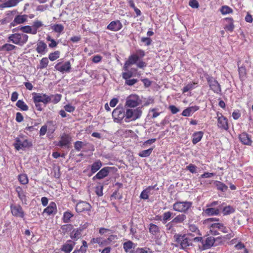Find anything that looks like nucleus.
Wrapping results in <instances>:
<instances>
[{
    "instance_id": "nucleus-1",
    "label": "nucleus",
    "mask_w": 253,
    "mask_h": 253,
    "mask_svg": "<svg viewBox=\"0 0 253 253\" xmlns=\"http://www.w3.org/2000/svg\"><path fill=\"white\" fill-rule=\"evenodd\" d=\"M218 221L219 219L217 218H209L205 220L203 223L208 227L210 232L213 235L219 234L217 229L224 233H227L229 228L224 226L221 223L215 222Z\"/></svg>"
},
{
    "instance_id": "nucleus-2",
    "label": "nucleus",
    "mask_w": 253,
    "mask_h": 253,
    "mask_svg": "<svg viewBox=\"0 0 253 253\" xmlns=\"http://www.w3.org/2000/svg\"><path fill=\"white\" fill-rule=\"evenodd\" d=\"M174 238L180 245V248L182 250L187 249L190 246H192V241L188 238L186 235H180L175 234L174 235Z\"/></svg>"
},
{
    "instance_id": "nucleus-3",
    "label": "nucleus",
    "mask_w": 253,
    "mask_h": 253,
    "mask_svg": "<svg viewBox=\"0 0 253 253\" xmlns=\"http://www.w3.org/2000/svg\"><path fill=\"white\" fill-rule=\"evenodd\" d=\"M142 115L141 108L140 107L135 109H127L126 111V118L125 121L126 122L135 121L139 119Z\"/></svg>"
},
{
    "instance_id": "nucleus-4",
    "label": "nucleus",
    "mask_w": 253,
    "mask_h": 253,
    "mask_svg": "<svg viewBox=\"0 0 253 253\" xmlns=\"http://www.w3.org/2000/svg\"><path fill=\"white\" fill-rule=\"evenodd\" d=\"M28 36L25 34L15 33L11 34L8 37L9 40L12 43L23 45L28 41Z\"/></svg>"
},
{
    "instance_id": "nucleus-5",
    "label": "nucleus",
    "mask_w": 253,
    "mask_h": 253,
    "mask_svg": "<svg viewBox=\"0 0 253 253\" xmlns=\"http://www.w3.org/2000/svg\"><path fill=\"white\" fill-rule=\"evenodd\" d=\"M192 203L188 201L176 202L172 205L173 210L179 212H186L191 207Z\"/></svg>"
},
{
    "instance_id": "nucleus-6",
    "label": "nucleus",
    "mask_w": 253,
    "mask_h": 253,
    "mask_svg": "<svg viewBox=\"0 0 253 253\" xmlns=\"http://www.w3.org/2000/svg\"><path fill=\"white\" fill-rule=\"evenodd\" d=\"M32 95L34 103L42 102L46 104L51 100V98L44 93L33 92Z\"/></svg>"
},
{
    "instance_id": "nucleus-7",
    "label": "nucleus",
    "mask_w": 253,
    "mask_h": 253,
    "mask_svg": "<svg viewBox=\"0 0 253 253\" xmlns=\"http://www.w3.org/2000/svg\"><path fill=\"white\" fill-rule=\"evenodd\" d=\"M140 101L141 100L138 95L131 94L126 98L125 106L134 108L137 106L140 103Z\"/></svg>"
},
{
    "instance_id": "nucleus-8",
    "label": "nucleus",
    "mask_w": 253,
    "mask_h": 253,
    "mask_svg": "<svg viewBox=\"0 0 253 253\" xmlns=\"http://www.w3.org/2000/svg\"><path fill=\"white\" fill-rule=\"evenodd\" d=\"M112 117L115 122H119L126 118L125 109L120 106L115 109L112 112Z\"/></svg>"
},
{
    "instance_id": "nucleus-9",
    "label": "nucleus",
    "mask_w": 253,
    "mask_h": 253,
    "mask_svg": "<svg viewBox=\"0 0 253 253\" xmlns=\"http://www.w3.org/2000/svg\"><path fill=\"white\" fill-rule=\"evenodd\" d=\"M31 145L27 139L23 137L16 138L14 146L17 150L23 149L25 148L29 147Z\"/></svg>"
},
{
    "instance_id": "nucleus-10",
    "label": "nucleus",
    "mask_w": 253,
    "mask_h": 253,
    "mask_svg": "<svg viewBox=\"0 0 253 253\" xmlns=\"http://www.w3.org/2000/svg\"><path fill=\"white\" fill-rule=\"evenodd\" d=\"M207 81L211 89L215 93H220L221 89L220 85L218 82L213 77H209L207 78Z\"/></svg>"
},
{
    "instance_id": "nucleus-11",
    "label": "nucleus",
    "mask_w": 253,
    "mask_h": 253,
    "mask_svg": "<svg viewBox=\"0 0 253 253\" xmlns=\"http://www.w3.org/2000/svg\"><path fill=\"white\" fill-rule=\"evenodd\" d=\"M10 210L12 214L16 217L23 218L25 215L22 207L19 205H11Z\"/></svg>"
},
{
    "instance_id": "nucleus-12",
    "label": "nucleus",
    "mask_w": 253,
    "mask_h": 253,
    "mask_svg": "<svg viewBox=\"0 0 253 253\" xmlns=\"http://www.w3.org/2000/svg\"><path fill=\"white\" fill-rule=\"evenodd\" d=\"M56 70L63 73L65 72H69L71 69V64L70 61H67L64 63L59 62L55 66Z\"/></svg>"
},
{
    "instance_id": "nucleus-13",
    "label": "nucleus",
    "mask_w": 253,
    "mask_h": 253,
    "mask_svg": "<svg viewBox=\"0 0 253 253\" xmlns=\"http://www.w3.org/2000/svg\"><path fill=\"white\" fill-rule=\"evenodd\" d=\"M217 126L218 127L227 130L228 128L227 120L221 114L217 113Z\"/></svg>"
},
{
    "instance_id": "nucleus-14",
    "label": "nucleus",
    "mask_w": 253,
    "mask_h": 253,
    "mask_svg": "<svg viewBox=\"0 0 253 253\" xmlns=\"http://www.w3.org/2000/svg\"><path fill=\"white\" fill-rule=\"evenodd\" d=\"M90 205L86 202H80L76 206V210L78 212H81L85 211H89L91 209Z\"/></svg>"
},
{
    "instance_id": "nucleus-15",
    "label": "nucleus",
    "mask_w": 253,
    "mask_h": 253,
    "mask_svg": "<svg viewBox=\"0 0 253 253\" xmlns=\"http://www.w3.org/2000/svg\"><path fill=\"white\" fill-rule=\"evenodd\" d=\"M76 243L71 240H69L64 243L61 248V250L65 253H70L75 246Z\"/></svg>"
},
{
    "instance_id": "nucleus-16",
    "label": "nucleus",
    "mask_w": 253,
    "mask_h": 253,
    "mask_svg": "<svg viewBox=\"0 0 253 253\" xmlns=\"http://www.w3.org/2000/svg\"><path fill=\"white\" fill-rule=\"evenodd\" d=\"M111 169V168L109 167L103 168L93 177L92 179L93 180H95V179H101L106 177Z\"/></svg>"
},
{
    "instance_id": "nucleus-17",
    "label": "nucleus",
    "mask_w": 253,
    "mask_h": 253,
    "mask_svg": "<svg viewBox=\"0 0 253 253\" xmlns=\"http://www.w3.org/2000/svg\"><path fill=\"white\" fill-rule=\"evenodd\" d=\"M137 56V55H135L134 54L129 56L128 60L125 62L123 67L126 71L128 70V68L130 65L136 63L138 60Z\"/></svg>"
},
{
    "instance_id": "nucleus-18",
    "label": "nucleus",
    "mask_w": 253,
    "mask_h": 253,
    "mask_svg": "<svg viewBox=\"0 0 253 253\" xmlns=\"http://www.w3.org/2000/svg\"><path fill=\"white\" fill-rule=\"evenodd\" d=\"M71 141V137L66 134H64L61 137L60 140L59 141L58 145L60 147H69Z\"/></svg>"
},
{
    "instance_id": "nucleus-19",
    "label": "nucleus",
    "mask_w": 253,
    "mask_h": 253,
    "mask_svg": "<svg viewBox=\"0 0 253 253\" xmlns=\"http://www.w3.org/2000/svg\"><path fill=\"white\" fill-rule=\"evenodd\" d=\"M241 142L244 145H251L252 143L251 136L246 132H243L239 136Z\"/></svg>"
},
{
    "instance_id": "nucleus-20",
    "label": "nucleus",
    "mask_w": 253,
    "mask_h": 253,
    "mask_svg": "<svg viewBox=\"0 0 253 253\" xmlns=\"http://www.w3.org/2000/svg\"><path fill=\"white\" fill-rule=\"evenodd\" d=\"M23 0H7L0 5V8H10L16 6Z\"/></svg>"
},
{
    "instance_id": "nucleus-21",
    "label": "nucleus",
    "mask_w": 253,
    "mask_h": 253,
    "mask_svg": "<svg viewBox=\"0 0 253 253\" xmlns=\"http://www.w3.org/2000/svg\"><path fill=\"white\" fill-rule=\"evenodd\" d=\"M122 28V24L119 21L111 22L107 26V29L113 31H118Z\"/></svg>"
},
{
    "instance_id": "nucleus-22",
    "label": "nucleus",
    "mask_w": 253,
    "mask_h": 253,
    "mask_svg": "<svg viewBox=\"0 0 253 253\" xmlns=\"http://www.w3.org/2000/svg\"><path fill=\"white\" fill-rule=\"evenodd\" d=\"M47 50V45L42 41H40L37 44L36 51L41 54H44Z\"/></svg>"
},
{
    "instance_id": "nucleus-23",
    "label": "nucleus",
    "mask_w": 253,
    "mask_h": 253,
    "mask_svg": "<svg viewBox=\"0 0 253 253\" xmlns=\"http://www.w3.org/2000/svg\"><path fill=\"white\" fill-rule=\"evenodd\" d=\"M56 211L57 208L55 203L51 202L49 204V206L44 210L43 212L47 213L48 215H50L53 213H55Z\"/></svg>"
},
{
    "instance_id": "nucleus-24",
    "label": "nucleus",
    "mask_w": 253,
    "mask_h": 253,
    "mask_svg": "<svg viewBox=\"0 0 253 253\" xmlns=\"http://www.w3.org/2000/svg\"><path fill=\"white\" fill-rule=\"evenodd\" d=\"M27 19V15H17L16 16L11 24L14 26L16 24H20L25 22Z\"/></svg>"
},
{
    "instance_id": "nucleus-25",
    "label": "nucleus",
    "mask_w": 253,
    "mask_h": 253,
    "mask_svg": "<svg viewBox=\"0 0 253 253\" xmlns=\"http://www.w3.org/2000/svg\"><path fill=\"white\" fill-rule=\"evenodd\" d=\"M199 108V107L196 106L188 107L183 111L181 115L183 116L189 117L191 116L194 112L198 110Z\"/></svg>"
},
{
    "instance_id": "nucleus-26",
    "label": "nucleus",
    "mask_w": 253,
    "mask_h": 253,
    "mask_svg": "<svg viewBox=\"0 0 253 253\" xmlns=\"http://www.w3.org/2000/svg\"><path fill=\"white\" fill-rule=\"evenodd\" d=\"M204 212L208 216L217 215L219 213V210L213 208H208L204 210Z\"/></svg>"
},
{
    "instance_id": "nucleus-27",
    "label": "nucleus",
    "mask_w": 253,
    "mask_h": 253,
    "mask_svg": "<svg viewBox=\"0 0 253 253\" xmlns=\"http://www.w3.org/2000/svg\"><path fill=\"white\" fill-rule=\"evenodd\" d=\"M102 164L100 160H97L94 162L91 166V171L92 173H95L102 167Z\"/></svg>"
},
{
    "instance_id": "nucleus-28",
    "label": "nucleus",
    "mask_w": 253,
    "mask_h": 253,
    "mask_svg": "<svg viewBox=\"0 0 253 253\" xmlns=\"http://www.w3.org/2000/svg\"><path fill=\"white\" fill-rule=\"evenodd\" d=\"M215 242V239L213 237H209L206 238L205 243L203 244V247L205 249L210 248L213 246Z\"/></svg>"
},
{
    "instance_id": "nucleus-29",
    "label": "nucleus",
    "mask_w": 253,
    "mask_h": 253,
    "mask_svg": "<svg viewBox=\"0 0 253 253\" xmlns=\"http://www.w3.org/2000/svg\"><path fill=\"white\" fill-rule=\"evenodd\" d=\"M203 136V132L201 131L194 133L192 135V143L194 144H196L201 140Z\"/></svg>"
},
{
    "instance_id": "nucleus-30",
    "label": "nucleus",
    "mask_w": 253,
    "mask_h": 253,
    "mask_svg": "<svg viewBox=\"0 0 253 253\" xmlns=\"http://www.w3.org/2000/svg\"><path fill=\"white\" fill-rule=\"evenodd\" d=\"M82 235V232L80 229H74L70 234V237L71 239L77 240L79 239Z\"/></svg>"
},
{
    "instance_id": "nucleus-31",
    "label": "nucleus",
    "mask_w": 253,
    "mask_h": 253,
    "mask_svg": "<svg viewBox=\"0 0 253 253\" xmlns=\"http://www.w3.org/2000/svg\"><path fill=\"white\" fill-rule=\"evenodd\" d=\"M225 21L227 23L224 27V29L226 31L232 32L233 31L234 29V25L233 24V20L232 18H228L225 19Z\"/></svg>"
},
{
    "instance_id": "nucleus-32",
    "label": "nucleus",
    "mask_w": 253,
    "mask_h": 253,
    "mask_svg": "<svg viewBox=\"0 0 253 253\" xmlns=\"http://www.w3.org/2000/svg\"><path fill=\"white\" fill-rule=\"evenodd\" d=\"M186 219V216L185 214H180L175 216L172 220L171 222L173 224L181 223Z\"/></svg>"
},
{
    "instance_id": "nucleus-33",
    "label": "nucleus",
    "mask_w": 253,
    "mask_h": 253,
    "mask_svg": "<svg viewBox=\"0 0 253 253\" xmlns=\"http://www.w3.org/2000/svg\"><path fill=\"white\" fill-rule=\"evenodd\" d=\"M90 244H98L100 246H107L105 239H103L101 237H97L92 239L90 241Z\"/></svg>"
},
{
    "instance_id": "nucleus-34",
    "label": "nucleus",
    "mask_w": 253,
    "mask_h": 253,
    "mask_svg": "<svg viewBox=\"0 0 253 253\" xmlns=\"http://www.w3.org/2000/svg\"><path fill=\"white\" fill-rule=\"evenodd\" d=\"M154 188V186H149L146 189L144 190L140 194V197L141 199L146 200L149 198L148 194L151 190Z\"/></svg>"
},
{
    "instance_id": "nucleus-35",
    "label": "nucleus",
    "mask_w": 253,
    "mask_h": 253,
    "mask_svg": "<svg viewBox=\"0 0 253 253\" xmlns=\"http://www.w3.org/2000/svg\"><path fill=\"white\" fill-rule=\"evenodd\" d=\"M197 83H189L187 85L184 86L182 89L183 93H185L189 90H191L196 87Z\"/></svg>"
},
{
    "instance_id": "nucleus-36",
    "label": "nucleus",
    "mask_w": 253,
    "mask_h": 253,
    "mask_svg": "<svg viewBox=\"0 0 253 253\" xmlns=\"http://www.w3.org/2000/svg\"><path fill=\"white\" fill-rule=\"evenodd\" d=\"M16 105L22 111H26L29 109L28 106L22 100H18V101L16 102Z\"/></svg>"
},
{
    "instance_id": "nucleus-37",
    "label": "nucleus",
    "mask_w": 253,
    "mask_h": 253,
    "mask_svg": "<svg viewBox=\"0 0 253 253\" xmlns=\"http://www.w3.org/2000/svg\"><path fill=\"white\" fill-rule=\"evenodd\" d=\"M16 191L17 192L18 196L22 202L26 204L27 201L26 196L23 191L20 188H17Z\"/></svg>"
},
{
    "instance_id": "nucleus-38",
    "label": "nucleus",
    "mask_w": 253,
    "mask_h": 253,
    "mask_svg": "<svg viewBox=\"0 0 253 253\" xmlns=\"http://www.w3.org/2000/svg\"><path fill=\"white\" fill-rule=\"evenodd\" d=\"M74 216L73 214L69 211H65L63 214V220L65 223L70 221L71 218Z\"/></svg>"
},
{
    "instance_id": "nucleus-39",
    "label": "nucleus",
    "mask_w": 253,
    "mask_h": 253,
    "mask_svg": "<svg viewBox=\"0 0 253 253\" xmlns=\"http://www.w3.org/2000/svg\"><path fill=\"white\" fill-rule=\"evenodd\" d=\"M51 29L56 33H61L63 32L64 27L63 25L60 24H54L51 27Z\"/></svg>"
},
{
    "instance_id": "nucleus-40",
    "label": "nucleus",
    "mask_w": 253,
    "mask_h": 253,
    "mask_svg": "<svg viewBox=\"0 0 253 253\" xmlns=\"http://www.w3.org/2000/svg\"><path fill=\"white\" fill-rule=\"evenodd\" d=\"M160 231L159 228L155 224L151 223L149 225V232L154 235H157Z\"/></svg>"
},
{
    "instance_id": "nucleus-41",
    "label": "nucleus",
    "mask_w": 253,
    "mask_h": 253,
    "mask_svg": "<svg viewBox=\"0 0 253 253\" xmlns=\"http://www.w3.org/2000/svg\"><path fill=\"white\" fill-rule=\"evenodd\" d=\"M20 30L25 33H29L33 35H35V31L33 30L32 27L30 26H22L20 28Z\"/></svg>"
},
{
    "instance_id": "nucleus-42",
    "label": "nucleus",
    "mask_w": 253,
    "mask_h": 253,
    "mask_svg": "<svg viewBox=\"0 0 253 253\" xmlns=\"http://www.w3.org/2000/svg\"><path fill=\"white\" fill-rule=\"evenodd\" d=\"M43 26V24L42 21L38 20L34 21L32 27L33 30L35 31V35L37 33L38 29L42 27Z\"/></svg>"
},
{
    "instance_id": "nucleus-43",
    "label": "nucleus",
    "mask_w": 253,
    "mask_h": 253,
    "mask_svg": "<svg viewBox=\"0 0 253 253\" xmlns=\"http://www.w3.org/2000/svg\"><path fill=\"white\" fill-rule=\"evenodd\" d=\"M215 184L217 189L222 192L226 191L228 189L227 186L220 181H216L215 182Z\"/></svg>"
},
{
    "instance_id": "nucleus-44",
    "label": "nucleus",
    "mask_w": 253,
    "mask_h": 253,
    "mask_svg": "<svg viewBox=\"0 0 253 253\" xmlns=\"http://www.w3.org/2000/svg\"><path fill=\"white\" fill-rule=\"evenodd\" d=\"M60 52L58 50L50 53L48 55V58L50 61H53L60 57Z\"/></svg>"
},
{
    "instance_id": "nucleus-45",
    "label": "nucleus",
    "mask_w": 253,
    "mask_h": 253,
    "mask_svg": "<svg viewBox=\"0 0 253 253\" xmlns=\"http://www.w3.org/2000/svg\"><path fill=\"white\" fill-rule=\"evenodd\" d=\"M48 59L47 58H42L40 60L39 68L42 69L46 68L48 65Z\"/></svg>"
},
{
    "instance_id": "nucleus-46",
    "label": "nucleus",
    "mask_w": 253,
    "mask_h": 253,
    "mask_svg": "<svg viewBox=\"0 0 253 253\" xmlns=\"http://www.w3.org/2000/svg\"><path fill=\"white\" fill-rule=\"evenodd\" d=\"M153 151L152 148H150L147 150H145L139 153L138 155L141 157H147L149 156L152 153Z\"/></svg>"
},
{
    "instance_id": "nucleus-47",
    "label": "nucleus",
    "mask_w": 253,
    "mask_h": 253,
    "mask_svg": "<svg viewBox=\"0 0 253 253\" xmlns=\"http://www.w3.org/2000/svg\"><path fill=\"white\" fill-rule=\"evenodd\" d=\"M133 244L131 241H128L124 243L123 247L126 252H130L133 247Z\"/></svg>"
},
{
    "instance_id": "nucleus-48",
    "label": "nucleus",
    "mask_w": 253,
    "mask_h": 253,
    "mask_svg": "<svg viewBox=\"0 0 253 253\" xmlns=\"http://www.w3.org/2000/svg\"><path fill=\"white\" fill-rule=\"evenodd\" d=\"M172 213L170 211H167L164 213L163 215V222L166 223L169 220L172 215Z\"/></svg>"
},
{
    "instance_id": "nucleus-49",
    "label": "nucleus",
    "mask_w": 253,
    "mask_h": 253,
    "mask_svg": "<svg viewBox=\"0 0 253 253\" xmlns=\"http://www.w3.org/2000/svg\"><path fill=\"white\" fill-rule=\"evenodd\" d=\"M51 98L50 102H53L54 104H56L59 102L61 98V95L60 94L51 95L49 96Z\"/></svg>"
},
{
    "instance_id": "nucleus-50",
    "label": "nucleus",
    "mask_w": 253,
    "mask_h": 253,
    "mask_svg": "<svg viewBox=\"0 0 253 253\" xmlns=\"http://www.w3.org/2000/svg\"><path fill=\"white\" fill-rule=\"evenodd\" d=\"M18 179L22 184H26L28 182V179L26 174H22L19 175Z\"/></svg>"
},
{
    "instance_id": "nucleus-51",
    "label": "nucleus",
    "mask_w": 253,
    "mask_h": 253,
    "mask_svg": "<svg viewBox=\"0 0 253 253\" xmlns=\"http://www.w3.org/2000/svg\"><path fill=\"white\" fill-rule=\"evenodd\" d=\"M234 212V209L231 206H227L224 208L223 212L224 215L229 214Z\"/></svg>"
},
{
    "instance_id": "nucleus-52",
    "label": "nucleus",
    "mask_w": 253,
    "mask_h": 253,
    "mask_svg": "<svg viewBox=\"0 0 253 253\" xmlns=\"http://www.w3.org/2000/svg\"><path fill=\"white\" fill-rule=\"evenodd\" d=\"M220 11L223 14H229L232 12V9L228 6H223Z\"/></svg>"
},
{
    "instance_id": "nucleus-53",
    "label": "nucleus",
    "mask_w": 253,
    "mask_h": 253,
    "mask_svg": "<svg viewBox=\"0 0 253 253\" xmlns=\"http://www.w3.org/2000/svg\"><path fill=\"white\" fill-rule=\"evenodd\" d=\"M189 230L192 232L197 233L198 235L200 234L198 227L194 224H191L189 225Z\"/></svg>"
},
{
    "instance_id": "nucleus-54",
    "label": "nucleus",
    "mask_w": 253,
    "mask_h": 253,
    "mask_svg": "<svg viewBox=\"0 0 253 253\" xmlns=\"http://www.w3.org/2000/svg\"><path fill=\"white\" fill-rule=\"evenodd\" d=\"M16 48V46L13 44L6 43L2 46V48L6 51H10Z\"/></svg>"
},
{
    "instance_id": "nucleus-55",
    "label": "nucleus",
    "mask_w": 253,
    "mask_h": 253,
    "mask_svg": "<svg viewBox=\"0 0 253 253\" xmlns=\"http://www.w3.org/2000/svg\"><path fill=\"white\" fill-rule=\"evenodd\" d=\"M186 169H188L191 173H195L197 172V167L194 165L190 164L189 165L186 167Z\"/></svg>"
},
{
    "instance_id": "nucleus-56",
    "label": "nucleus",
    "mask_w": 253,
    "mask_h": 253,
    "mask_svg": "<svg viewBox=\"0 0 253 253\" xmlns=\"http://www.w3.org/2000/svg\"><path fill=\"white\" fill-rule=\"evenodd\" d=\"M118 239L117 236L115 235H111L109 237L105 239L107 245L110 244L112 242Z\"/></svg>"
},
{
    "instance_id": "nucleus-57",
    "label": "nucleus",
    "mask_w": 253,
    "mask_h": 253,
    "mask_svg": "<svg viewBox=\"0 0 253 253\" xmlns=\"http://www.w3.org/2000/svg\"><path fill=\"white\" fill-rule=\"evenodd\" d=\"M173 223H172L171 221L170 222L168 223L166 226L167 228V230L168 231H169L170 233H173L175 232V230L174 229L173 227Z\"/></svg>"
},
{
    "instance_id": "nucleus-58",
    "label": "nucleus",
    "mask_w": 253,
    "mask_h": 253,
    "mask_svg": "<svg viewBox=\"0 0 253 253\" xmlns=\"http://www.w3.org/2000/svg\"><path fill=\"white\" fill-rule=\"evenodd\" d=\"M83 146V142L80 141H77L75 143L74 147L75 149L78 151H79L81 149Z\"/></svg>"
},
{
    "instance_id": "nucleus-59",
    "label": "nucleus",
    "mask_w": 253,
    "mask_h": 253,
    "mask_svg": "<svg viewBox=\"0 0 253 253\" xmlns=\"http://www.w3.org/2000/svg\"><path fill=\"white\" fill-rule=\"evenodd\" d=\"M132 76V73L131 72H126L123 73L122 77L126 81L129 79Z\"/></svg>"
},
{
    "instance_id": "nucleus-60",
    "label": "nucleus",
    "mask_w": 253,
    "mask_h": 253,
    "mask_svg": "<svg viewBox=\"0 0 253 253\" xmlns=\"http://www.w3.org/2000/svg\"><path fill=\"white\" fill-rule=\"evenodd\" d=\"M103 186H96L95 188V193L98 196H101L103 195Z\"/></svg>"
},
{
    "instance_id": "nucleus-61",
    "label": "nucleus",
    "mask_w": 253,
    "mask_h": 253,
    "mask_svg": "<svg viewBox=\"0 0 253 253\" xmlns=\"http://www.w3.org/2000/svg\"><path fill=\"white\" fill-rule=\"evenodd\" d=\"M138 80L135 79H128L126 81L125 84L131 86L137 83Z\"/></svg>"
},
{
    "instance_id": "nucleus-62",
    "label": "nucleus",
    "mask_w": 253,
    "mask_h": 253,
    "mask_svg": "<svg viewBox=\"0 0 253 253\" xmlns=\"http://www.w3.org/2000/svg\"><path fill=\"white\" fill-rule=\"evenodd\" d=\"M141 41L142 42L145 43L146 45H149L151 44L152 40L150 38L147 37H143L141 39Z\"/></svg>"
},
{
    "instance_id": "nucleus-63",
    "label": "nucleus",
    "mask_w": 253,
    "mask_h": 253,
    "mask_svg": "<svg viewBox=\"0 0 253 253\" xmlns=\"http://www.w3.org/2000/svg\"><path fill=\"white\" fill-rule=\"evenodd\" d=\"M189 5L192 8H197L199 7V3L196 0H191L189 2Z\"/></svg>"
},
{
    "instance_id": "nucleus-64",
    "label": "nucleus",
    "mask_w": 253,
    "mask_h": 253,
    "mask_svg": "<svg viewBox=\"0 0 253 253\" xmlns=\"http://www.w3.org/2000/svg\"><path fill=\"white\" fill-rule=\"evenodd\" d=\"M169 109L173 114H175L179 111V109L174 105H170Z\"/></svg>"
}]
</instances>
